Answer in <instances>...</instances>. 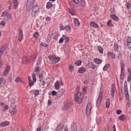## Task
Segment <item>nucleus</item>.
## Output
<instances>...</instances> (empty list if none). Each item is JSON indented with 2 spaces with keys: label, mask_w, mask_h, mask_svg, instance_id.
Instances as JSON below:
<instances>
[{
  "label": "nucleus",
  "mask_w": 131,
  "mask_h": 131,
  "mask_svg": "<svg viewBox=\"0 0 131 131\" xmlns=\"http://www.w3.org/2000/svg\"><path fill=\"white\" fill-rule=\"evenodd\" d=\"M39 7L37 5L34 6L32 9L31 15L32 17H35L38 15L39 11Z\"/></svg>",
  "instance_id": "obj_1"
},
{
  "label": "nucleus",
  "mask_w": 131,
  "mask_h": 131,
  "mask_svg": "<svg viewBox=\"0 0 131 131\" xmlns=\"http://www.w3.org/2000/svg\"><path fill=\"white\" fill-rule=\"evenodd\" d=\"M35 0H28L26 5V7L27 10L30 11L33 7Z\"/></svg>",
  "instance_id": "obj_2"
},
{
  "label": "nucleus",
  "mask_w": 131,
  "mask_h": 131,
  "mask_svg": "<svg viewBox=\"0 0 131 131\" xmlns=\"http://www.w3.org/2000/svg\"><path fill=\"white\" fill-rule=\"evenodd\" d=\"M74 99L76 102L80 104L82 102V99L81 96V93L78 92L75 95Z\"/></svg>",
  "instance_id": "obj_3"
},
{
  "label": "nucleus",
  "mask_w": 131,
  "mask_h": 131,
  "mask_svg": "<svg viewBox=\"0 0 131 131\" xmlns=\"http://www.w3.org/2000/svg\"><path fill=\"white\" fill-rule=\"evenodd\" d=\"M49 59L51 60L53 63H56L58 62L60 60V58L59 57H56L54 55L50 56L48 57Z\"/></svg>",
  "instance_id": "obj_4"
},
{
  "label": "nucleus",
  "mask_w": 131,
  "mask_h": 131,
  "mask_svg": "<svg viewBox=\"0 0 131 131\" xmlns=\"http://www.w3.org/2000/svg\"><path fill=\"white\" fill-rule=\"evenodd\" d=\"M71 105V103L68 101H65L62 105L61 109L63 110H65L68 109Z\"/></svg>",
  "instance_id": "obj_5"
},
{
  "label": "nucleus",
  "mask_w": 131,
  "mask_h": 131,
  "mask_svg": "<svg viewBox=\"0 0 131 131\" xmlns=\"http://www.w3.org/2000/svg\"><path fill=\"white\" fill-rule=\"evenodd\" d=\"M91 108V103H89L87 105L86 110V114L87 116H88L90 115Z\"/></svg>",
  "instance_id": "obj_6"
},
{
  "label": "nucleus",
  "mask_w": 131,
  "mask_h": 131,
  "mask_svg": "<svg viewBox=\"0 0 131 131\" xmlns=\"http://www.w3.org/2000/svg\"><path fill=\"white\" fill-rule=\"evenodd\" d=\"M103 95V92L102 91L100 92L99 98L96 102V105L97 106L99 107L101 105Z\"/></svg>",
  "instance_id": "obj_7"
},
{
  "label": "nucleus",
  "mask_w": 131,
  "mask_h": 131,
  "mask_svg": "<svg viewBox=\"0 0 131 131\" xmlns=\"http://www.w3.org/2000/svg\"><path fill=\"white\" fill-rule=\"evenodd\" d=\"M13 106L14 108L12 107V108L9 110V112L10 113L12 114H16V108L15 105L13 104L10 106L11 107Z\"/></svg>",
  "instance_id": "obj_8"
},
{
  "label": "nucleus",
  "mask_w": 131,
  "mask_h": 131,
  "mask_svg": "<svg viewBox=\"0 0 131 131\" xmlns=\"http://www.w3.org/2000/svg\"><path fill=\"white\" fill-rule=\"evenodd\" d=\"M10 69V67L9 65H7L5 70L3 73V75L5 76H6L7 75L9 72Z\"/></svg>",
  "instance_id": "obj_9"
},
{
  "label": "nucleus",
  "mask_w": 131,
  "mask_h": 131,
  "mask_svg": "<svg viewBox=\"0 0 131 131\" xmlns=\"http://www.w3.org/2000/svg\"><path fill=\"white\" fill-rule=\"evenodd\" d=\"M65 90L64 89H62L60 90L57 92V96L60 97L65 92Z\"/></svg>",
  "instance_id": "obj_10"
},
{
  "label": "nucleus",
  "mask_w": 131,
  "mask_h": 131,
  "mask_svg": "<svg viewBox=\"0 0 131 131\" xmlns=\"http://www.w3.org/2000/svg\"><path fill=\"white\" fill-rule=\"evenodd\" d=\"M63 126V125L62 123L58 125L56 128V131H62Z\"/></svg>",
  "instance_id": "obj_11"
},
{
  "label": "nucleus",
  "mask_w": 131,
  "mask_h": 131,
  "mask_svg": "<svg viewBox=\"0 0 131 131\" xmlns=\"http://www.w3.org/2000/svg\"><path fill=\"white\" fill-rule=\"evenodd\" d=\"M9 124V122L7 121L4 122L0 124V126L2 127H4L8 125Z\"/></svg>",
  "instance_id": "obj_12"
},
{
  "label": "nucleus",
  "mask_w": 131,
  "mask_h": 131,
  "mask_svg": "<svg viewBox=\"0 0 131 131\" xmlns=\"http://www.w3.org/2000/svg\"><path fill=\"white\" fill-rule=\"evenodd\" d=\"M90 25L92 27L96 28L99 27V25L94 22H91L90 23Z\"/></svg>",
  "instance_id": "obj_13"
},
{
  "label": "nucleus",
  "mask_w": 131,
  "mask_h": 131,
  "mask_svg": "<svg viewBox=\"0 0 131 131\" xmlns=\"http://www.w3.org/2000/svg\"><path fill=\"white\" fill-rule=\"evenodd\" d=\"M23 37V32L21 30H20L19 31V35L18 37V39L20 41Z\"/></svg>",
  "instance_id": "obj_14"
},
{
  "label": "nucleus",
  "mask_w": 131,
  "mask_h": 131,
  "mask_svg": "<svg viewBox=\"0 0 131 131\" xmlns=\"http://www.w3.org/2000/svg\"><path fill=\"white\" fill-rule=\"evenodd\" d=\"M71 128L72 131H77L76 125L74 123H72L71 125Z\"/></svg>",
  "instance_id": "obj_15"
},
{
  "label": "nucleus",
  "mask_w": 131,
  "mask_h": 131,
  "mask_svg": "<svg viewBox=\"0 0 131 131\" xmlns=\"http://www.w3.org/2000/svg\"><path fill=\"white\" fill-rule=\"evenodd\" d=\"M112 89L111 90V95L112 97H114V94L116 90V88L114 85H112Z\"/></svg>",
  "instance_id": "obj_16"
},
{
  "label": "nucleus",
  "mask_w": 131,
  "mask_h": 131,
  "mask_svg": "<svg viewBox=\"0 0 131 131\" xmlns=\"http://www.w3.org/2000/svg\"><path fill=\"white\" fill-rule=\"evenodd\" d=\"M126 118L125 115L122 114L119 117L118 119L122 121H123L126 119Z\"/></svg>",
  "instance_id": "obj_17"
},
{
  "label": "nucleus",
  "mask_w": 131,
  "mask_h": 131,
  "mask_svg": "<svg viewBox=\"0 0 131 131\" xmlns=\"http://www.w3.org/2000/svg\"><path fill=\"white\" fill-rule=\"evenodd\" d=\"M13 5L14 9H16L18 6L17 0H13Z\"/></svg>",
  "instance_id": "obj_18"
},
{
  "label": "nucleus",
  "mask_w": 131,
  "mask_h": 131,
  "mask_svg": "<svg viewBox=\"0 0 131 131\" xmlns=\"http://www.w3.org/2000/svg\"><path fill=\"white\" fill-rule=\"evenodd\" d=\"M86 71V69L83 67H82L80 68L78 70L79 72L80 73H84Z\"/></svg>",
  "instance_id": "obj_19"
},
{
  "label": "nucleus",
  "mask_w": 131,
  "mask_h": 131,
  "mask_svg": "<svg viewBox=\"0 0 131 131\" xmlns=\"http://www.w3.org/2000/svg\"><path fill=\"white\" fill-rule=\"evenodd\" d=\"M114 20L117 21L119 20V18L115 14H113L110 16Z\"/></svg>",
  "instance_id": "obj_20"
},
{
  "label": "nucleus",
  "mask_w": 131,
  "mask_h": 131,
  "mask_svg": "<svg viewBox=\"0 0 131 131\" xmlns=\"http://www.w3.org/2000/svg\"><path fill=\"white\" fill-rule=\"evenodd\" d=\"M60 84L58 81H57L54 84V87L56 90H58L59 88Z\"/></svg>",
  "instance_id": "obj_21"
},
{
  "label": "nucleus",
  "mask_w": 131,
  "mask_h": 131,
  "mask_svg": "<svg viewBox=\"0 0 131 131\" xmlns=\"http://www.w3.org/2000/svg\"><path fill=\"white\" fill-rule=\"evenodd\" d=\"M62 37L63 38L65 41V42L66 43H68L69 41V37L65 35H63L62 36Z\"/></svg>",
  "instance_id": "obj_22"
},
{
  "label": "nucleus",
  "mask_w": 131,
  "mask_h": 131,
  "mask_svg": "<svg viewBox=\"0 0 131 131\" xmlns=\"http://www.w3.org/2000/svg\"><path fill=\"white\" fill-rule=\"evenodd\" d=\"M53 6V5L52 3L50 2L47 3L46 4V8L48 9L50 8Z\"/></svg>",
  "instance_id": "obj_23"
},
{
  "label": "nucleus",
  "mask_w": 131,
  "mask_h": 131,
  "mask_svg": "<svg viewBox=\"0 0 131 131\" xmlns=\"http://www.w3.org/2000/svg\"><path fill=\"white\" fill-rule=\"evenodd\" d=\"M94 61L97 64H101L102 61V60L99 59H94Z\"/></svg>",
  "instance_id": "obj_24"
},
{
  "label": "nucleus",
  "mask_w": 131,
  "mask_h": 131,
  "mask_svg": "<svg viewBox=\"0 0 131 131\" xmlns=\"http://www.w3.org/2000/svg\"><path fill=\"white\" fill-rule=\"evenodd\" d=\"M107 54L108 56H111L113 59L115 58V54L112 52L109 51L107 53Z\"/></svg>",
  "instance_id": "obj_25"
},
{
  "label": "nucleus",
  "mask_w": 131,
  "mask_h": 131,
  "mask_svg": "<svg viewBox=\"0 0 131 131\" xmlns=\"http://www.w3.org/2000/svg\"><path fill=\"white\" fill-rule=\"evenodd\" d=\"M110 65L108 63L106 64L103 68V70L104 71H106L107 69L110 68Z\"/></svg>",
  "instance_id": "obj_26"
},
{
  "label": "nucleus",
  "mask_w": 131,
  "mask_h": 131,
  "mask_svg": "<svg viewBox=\"0 0 131 131\" xmlns=\"http://www.w3.org/2000/svg\"><path fill=\"white\" fill-rule=\"evenodd\" d=\"M4 48L3 46H2L0 48V57L2 56L4 52Z\"/></svg>",
  "instance_id": "obj_27"
},
{
  "label": "nucleus",
  "mask_w": 131,
  "mask_h": 131,
  "mask_svg": "<svg viewBox=\"0 0 131 131\" xmlns=\"http://www.w3.org/2000/svg\"><path fill=\"white\" fill-rule=\"evenodd\" d=\"M8 14V10H6L1 15L2 17H5L7 16Z\"/></svg>",
  "instance_id": "obj_28"
},
{
  "label": "nucleus",
  "mask_w": 131,
  "mask_h": 131,
  "mask_svg": "<svg viewBox=\"0 0 131 131\" xmlns=\"http://www.w3.org/2000/svg\"><path fill=\"white\" fill-rule=\"evenodd\" d=\"M74 23L77 26H79L80 25V23L79 22L77 18H75L74 21Z\"/></svg>",
  "instance_id": "obj_29"
},
{
  "label": "nucleus",
  "mask_w": 131,
  "mask_h": 131,
  "mask_svg": "<svg viewBox=\"0 0 131 131\" xmlns=\"http://www.w3.org/2000/svg\"><path fill=\"white\" fill-rule=\"evenodd\" d=\"M51 36L50 35V34H49L46 39V42L47 43H49L51 41Z\"/></svg>",
  "instance_id": "obj_30"
},
{
  "label": "nucleus",
  "mask_w": 131,
  "mask_h": 131,
  "mask_svg": "<svg viewBox=\"0 0 131 131\" xmlns=\"http://www.w3.org/2000/svg\"><path fill=\"white\" fill-rule=\"evenodd\" d=\"M69 71L71 72H72L74 69V68L73 66L72 65H70L68 66Z\"/></svg>",
  "instance_id": "obj_31"
},
{
  "label": "nucleus",
  "mask_w": 131,
  "mask_h": 131,
  "mask_svg": "<svg viewBox=\"0 0 131 131\" xmlns=\"http://www.w3.org/2000/svg\"><path fill=\"white\" fill-rule=\"evenodd\" d=\"M127 46L131 44V38L130 37H128L127 39Z\"/></svg>",
  "instance_id": "obj_32"
},
{
  "label": "nucleus",
  "mask_w": 131,
  "mask_h": 131,
  "mask_svg": "<svg viewBox=\"0 0 131 131\" xmlns=\"http://www.w3.org/2000/svg\"><path fill=\"white\" fill-rule=\"evenodd\" d=\"M15 81L17 83H18L19 82H21L22 81L21 79L19 77H17L15 79Z\"/></svg>",
  "instance_id": "obj_33"
},
{
  "label": "nucleus",
  "mask_w": 131,
  "mask_h": 131,
  "mask_svg": "<svg viewBox=\"0 0 131 131\" xmlns=\"http://www.w3.org/2000/svg\"><path fill=\"white\" fill-rule=\"evenodd\" d=\"M34 71L36 72L40 71L39 67V66H35Z\"/></svg>",
  "instance_id": "obj_34"
},
{
  "label": "nucleus",
  "mask_w": 131,
  "mask_h": 131,
  "mask_svg": "<svg viewBox=\"0 0 131 131\" xmlns=\"http://www.w3.org/2000/svg\"><path fill=\"white\" fill-rule=\"evenodd\" d=\"M89 65H90V67L92 69H95L96 67L95 65L92 64V63H90Z\"/></svg>",
  "instance_id": "obj_35"
},
{
  "label": "nucleus",
  "mask_w": 131,
  "mask_h": 131,
  "mask_svg": "<svg viewBox=\"0 0 131 131\" xmlns=\"http://www.w3.org/2000/svg\"><path fill=\"white\" fill-rule=\"evenodd\" d=\"M3 79L2 78H0V86H2L4 85V83L3 81Z\"/></svg>",
  "instance_id": "obj_36"
},
{
  "label": "nucleus",
  "mask_w": 131,
  "mask_h": 131,
  "mask_svg": "<svg viewBox=\"0 0 131 131\" xmlns=\"http://www.w3.org/2000/svg\"><path fill=\"white\" fill-rule=\"evenodd\" d=\"M131 80V71L129 74L127 78V81L128 82H129Z\"/></svg>",
  "instance_id": "obj_37"
},
{
  "label": "nucleus",
  "mask_w": 131,
  "mask_h": 131,
  "mask_svg": "<svg viewBox=\"0 0 131 131\" xmlns=\"http://www.w3.org/2000/svg\"><path fill=\"white\" fill-rule=\"evenodd\" d=\"M82 62V61L81 60H78L75 63V64L77 66H79L81 64Z\"/></svg>",
  "instance_id": "obj_38"
},
{
  "label": "nucleus",
  "mask_w": 131,
  "mask_h": 131,
  "mask_svg": "<svg viewBox=\"0 0 131 131\" xmlns=\"http://www.w3.org/2000/svg\"><path fill=\"white\" fill-rule=\"evenodd\" d=\"M70 27L69 25H67L65 27L64 29H66L67 31H69L70 30Z\"/></svg>",
  "instance_id": "obj_39"
},
{
  "label": "nucleus",
  "mask_w": 131,
  "mask_h": 131,
  "mask_svg": "<svg viewBox=\"0 0 131 131\" xmlns=\"http://www.w3.org/2000/svg\"><path fill=\"white\" fill-rule=\"evenodd\" d=\"M40 45L41 46L44 47L46 48H48L49 46H48V45L47 44H46L44 43L41 42L40 44Z\"/></svg>",
  "instance_id": "obj_40"
},
{
  "label": "nucleus",
  "mask_w": 131,
  "mask_h": 131,
  "mask_svg": "<svg viewBox=\"0 0 131 131\" xmlns=\"http://www.w3.org/2000/svg\"><path fill=\"white\" fill-rule=\"evenodd\" d=\"M8 107V106L7 105H6L2 107V111L4 112L7 109Z\"/></svg>",
  "instance_id": "obj_41"
},
{
  "label": "nucleus",
  "mask_w": 131,
  "mask_h": 131,
  "mask_svg": "<svg viewBox=\"0 0 131 131\" xmlns=\"http://www.w3.org/2000/svg\"><path fill=\"white\" fill-rule=\"evenodd\" d=\"M98 50L100 53H103V49L100 46L99 47Z\"/></svg>",
  "instance_id": "obj_42"
},
{
  "label": "nucleus",
  "mask_w": 131,
  "mask_h": 131,
  "mask_svg": "<svg viewBox=\"0 0 131 131\" xmlns=\"http://www.w3.org/2000/svg\"><path fill=\"white\" fill-rule=\"evenodd\" d=\"M107 25L109 26V27H112L113 25L111 23V21H108L107 23Z\"/></svg>",
  "instance_id": "obj_43"
},
{
  "label": "nucleus",
  "mask_w": 131,
  "mask_h": 131,
  "mask_svg": "<svg viewBox=\"0 0 131 131\" xmlns=\"http://www.w3.org/2000/svg\"><path fill=\"white\" fill-rule=\"evenodd\" d=\"M114 49L115 51L117 52L118 51V45H116L114 46Z\"/></svg>",
  "instance_id": "obj_44"
},
{
  "label": "nucleus",
  "mask_w": 131,
  "mask_h": 131,
  "mask_svg": "<svg viewBox=\"0 0 131 131\" xmlns=\"http://www.w3.org/2000/svg\"><path fill=\"white\" fill-rule=\"evenodd\" d=\"M39 35V33L38 32H36L33 35V37L35 38L38 37Z\"/></svg>",
  "instance_id": "obj_45"
},
{
  "label": "nucleus",
  "mask_w": 131,
  "mask_h": 131,
  "mask_svg": "<svg viewBox=\"0 0 131 131\" xmlns=\"http://www.w3.org/2000/svg\"><path fill=\"white\" fill-rule=\"evenodd\" d=\"M3 65V61L2 60L1 57H0V67L1 68H2Z\"/></svg>",
  "instance_id": "obj_46"
},
{
  "label": "nucleus",
  "mask_w": 131,
  "mask_h": 131,
  "mask_svg": "<svg viewBox=\"0 0 131 131\" xmlns=\"http://www.w3.org/2000/svg\"><path fill=\"white\" fill-rule=\"evenodd\" d=\"M69 13L71 14L72 16L75 15V14L74 13V12L71 10L69 9Z\"/></svg>",
  "instance_id": "obj_47"
},
{
  "label": "nucleus",
  "mask_w": 131,
  "mask_h": 131,
  "mask_svg": "<svg viewBox=\"0 0 131 131\" xmlns=\"http://www.w3.org/2000/svg\"><path fill=\"white\" fill-rule=\"evenodd\" d=\"M7 16V17L8 19L10 20H12V16L11 14H8Z\"/></svg>",
  "instance_id": "obj_48"
},
{
  "label": "nucleus",
  "mask_w": 131,
  "mask_h": 131,
  "mask_svg": "<svg viewBox=\"0 0 131 131\" xmlns=\"http://www.w3.org/2000/svg\"><path fill=\"white\" fill-rule=\"evenodd\" d=\"M52 94L53 96L56 95L57 96V92L54 91H53L52 92Z\"/></svg>",
  "instance_id": "obj_49"
},
{
  "label": "nucleus",
  "mask_w": 131,
  "mask_h": 131,
  "mask_svg": "<svg viewBox=\"0 0 131 131\" xmlns=\"http://www.w3.org/2000/svg\"><path fill=\"white\" fill-rule=\"evenodd\" d=\"M29 86L31 87L33 85L34 83L32 81H29Z\"/></svg>",
  "instance_id": "obj_50"
},
{
  "label": "nucleus",
  "mask_w": 131,
  "mask_h": 131,
  "mask_svg": "<svg viewBox=\"0 0 131 131\" xmlns=\"http://www.w3.org/2000/svg\"><path fill=\"white\" fill-rule=\"evenodd\" d=\"M126 99V100L127 99L129 100V95L128 93V92H127L126 94L125 95Z\"/></svg>",
  "instance_id": "obj_51"
},
{
  "label": "nucleus",
  "mask_w": 131,
  "mask_h": 131,
  "mask_svg": "<svg viewBox=\"0 0 131 131\" xmlns=\"http://www.w3.org/2000/svg\"><path fill=\"white\" fill-rule=\"evenodd\" d=\"M39 91L38 90H36L34 91V94L35 95H37L39 94Z\"/></svg>",
  "instance_id": "obj_52"
},
{
  "label": "nucleus",
  "mask_w": 131,
  "mask_h": 131,
  "mask_svg": "<svg viewBox=\"0 0 131 131\" xmlns=\"http://www.w3.org/2000/svg\"><path fill=\"white\" fill-rule=\"evenodd\" d=\"M127 8L130 9L131 7V4L129 3H128L127 4Z\"/></svg>",
  "instance_id": "obj_53"
},
{
  "label": "nucleus",
  "mask_w": 131,
  "mask_h": 131,
  "mask_svg": "<svg viewBox=\"0 0 131 131\" xmlns=\"http://www.w3.org/2000/svg\"><path fill=\"white\" fill-rule=\"evenodd\" d=\"M124 75L123 73H121L120 74V78L121 80H123L124 79V77H122V76Z\"/></svg>",
  "instance_id": "obj_54"
},
{
  "label": "nucleus",
  "mask_w": 131,
  "mask_h": 131,
  "mask_svg": "<svg viewBox=\"0 0 131 131\" xmlns=\"http://www.w3.org/2000/svg\"><path fill=\"white\" fill-rule=\"evenodd\" d=\"M122 112V111L119 110H118L116 111V113L118 115L120 114Z\"/></svg>",
  "instance_id": "obj_55"
},
{
  "label": "nucleus",
  "mask_w": 131,
  "mask_h": 131,
  "mask_svg": "<svg viewBox=\"0 0 131 131\" xmlns=\"http://www.w3.org/2000/svg\"><path fill=\"white\" fill-rule=\"evenodd\" d=\"M5 22L4 21H2L0 23V25L4 26L5 25Z\"/></svg>",
  "instance_id": "obj_56"
},
{
  "label": "nucleus",
  "mask_w": 131,
  "mask_h": 131,
  "mask_svg": "<svg viewBox=\"0 0 131 131\" xmlns=\"http://www.w3.org/2000/svg\"><path fill=\"white\" fill-rule=\"evenodd\" d=\"M81 4L82 6H84L85 5V3L83 1H81Z\"/></svg>",
  "instance_id": "obj_57"
},
{
  "label": "nucleus",
  "mask_w": 131,
  "mask_h": 131,
  "mask_svg": "<svg viewBox=\"0 0 131 131\" xmlns=\"http://www.w3.org/2000/svg\"><path fill=\"white\" fill-rule=\"evenodd\" d=\"M49 128V126L48 125H46L45 127V131H48Z\"/></svg>",
  "instance_id": "obj_58"
},
{
  "label": "nucleus",
  "mask_w": 131,
  "mask_h": 131,
  "mask_svg": "<svg viewBox=\"0 0 131 131\" xmlns=\"http://www.w3.org/2000/svg\"><path fill=\"white\" fill-rule=\"evenodd\" d=\"M63 38H60L59 40V43H62L63 42Z\"/></svg>",
  "instance_id": "obj_59"
},
{
  "label": "nucleus",
  "mask_w": 131,
  "mask_h": 131,
  "mask_svg": "<svg viewBox=\"0 0 131 131\" xmlns=\"http://www.w3.org/2000/svg\"><path fill=\"white\" fill-rule=\"evenodd\" d=\"M124 91L125 92H128V88L127 86H124Z\"/></svg>",
  "instance_id": "obj_60"
},
{
  "label": "nucleus",
  "mask_w": 131,
  "mask_h": 131,
  "mask_svg": "<svg viewBox=\"0 0 131 131\" xmlns=\"http://www.w3.org/2000/svg\"><path fill=\"white\" fill-rule=\"evenodd\" d=\"M110 103L109 102H106V108H108L109 107V105H110Z\"/></svg>",
  "instance_id": "obj_61"
},
{
  "label": "nucleus",
  "mask_w": 131,
  "mask_h": 131,
  "mask_svg": "<svg viewBox=\"0 0 131 131\" xmlns=\"http://www.w3.org/2000/svg\"><path fill=\"white\" fill-rule=\"evenodd\" d=\"M51 19V18L48 17H47L46 19V21H50Z\"/></svg>",
  "instance_id": "obj_62"
},
{
  "label": "nucleus",
  "mask_w": 131,
  "mask_h": 131,
  "mask_svg": "<svg viewBox=\"0 0 131 131\" xmlns=\"http://www.w3.org/2000/svg\"><path fill=\"white\" fill-rule=\"evenodd\" d=\"M124 68L123 67H121V73H123V71H124Z\"/></svg>",
  "instance_id": "obj_63"
},
{
  "label": "nucleus",
  "mask_w": 131,
  "mask_h": 131,
  "mask_svg": "<svg viewBox=\"0 0 131 131\" xmlns=\"http://www.w3.org/2000/svg\"><path fill=\"white\" fill-rule=\"evenodd\" d=\"M48 104L49 106L51 104V102L50 100H48Z\"/></svg>",
  "instance_id": "obj_64"
}]
</instances>
